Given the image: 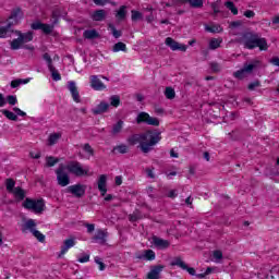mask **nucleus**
I'll return each instance as SVG.
<instances>
[{
    "mask_svg": "<svg viewBox=\"0 0 279 279\" xmlns=\"http://www.w3.org/2000/svg\"><path fill=\"white\" fill-rule=\"evenodd\" d=\"M112 51L114 53H117L119 51H128V47L122 41H119V43L114 44Z\"/></svg>",
    "mask_w": 279,
    "mask_h": 279,
    "instance_id": "36",
    "label": "nucleus"
},
{
    "mask_svg": "<svg viewBox=\"0 0 279 279\" xmlns=\"http://www.w3.org/2000/svg\"><path fill=\"white\" fill-rule=\"evenodd\" d=\"M165 43L172 51H186V46L181 45L171 37L166 38Z\"/></svg>",
    "mask_w": 279,
    "mask_h": 279,
    "instance_id": "13",
    "label": "nucleus"
},
{
    "mask_svg": "<svg viewBox=\"0 0 279 279\" xmlns=\"http://www.w3.org/2000/svg\"><path fill=\"white\" fill-rule=\"evenodd\" d=\"M90 260V255L85 254L83 257L78 258V263H88Z\"/></svg>",
    "mask_w": 279,
    "mask_h": 279,
    "instance_id": "58",
    "label": "nucleus"
},
{
    "mask_svg": "<svg viewBox=\"0 0 279 279\" xmlns=\"http://www.w3.org/2000/svg\"><path fill=\"white\" fill-rule=\"evenodd\" d=\"M138 219H143L141 211L138 210H135L133 214L129 215V221H131L132 223L138 221Z\"/></svg>",
    "mask_w": 279,
    "mask_h": 279,
    "instance_id": "40",
    "label": "nucleus"
},
{
    "mask_svg": "<svg viewBox=\"0 0 279 279\" xmlns=\"http://www.w3.org/2000/svg\"><path fill=\"white\" fill-rule=\"evenodd\" d=\"M12 25L14 23H8L5 26L0 25V38H10L14 34L15 31L12 29Z\"/></svg>",
    "mask_w": 279,
    "mask_h": 279,
    "instance_id": "19",
    "label": "nucleus"
},
{
    "mask_svg": "<svg viewBox=\"0 0 279 279\" xmlns=\"http://www.w3.org/2000/svg\"><path fill=\"white\" fill-rule=\"evenodd\" d=\"M170 265L171 267H180V269L187 271L190 276H196L195 268L189 267V265H186V263L182 260V257H174Z\"/></svg>",
    "mask_w": 279,
    "mask_h": 279,
    "instance_id": "9",
    "label": "nucleus"
},
{
    "mask_svg": "<svg viewBox=\"0 0 279 279\" xmlns=\"http://www.w3.org/2000/svg\"><path fill=\"white\" fill-rule=\"evenodd\" d=\"M68 89L70 90L73 100H74L76 104H80V101H81V99H80V92L77 90V85H75V82H74V81H70V82L68 83Z\"/></svg>",
    "mask_w": 279,
    "mask_h": 279,
    "instance_id": "20",
    "label": "nucleus"
},
{
    "mask_svg": "<svg viewBox=\"0 0 279 279\" xmlns=\"http://www.w3.org/2000/svg\"><path fill=\"white\" fill-rule=\"evenodd\" d=\"M44 60H46V62L48 64V69L53 66V60L51 59V56H49V53L44 54Z\"/></svg>",
    "mask_w": 279,
    "mask_h": 279,
    "instance_id": "50",
    "label": "nucleus"
},
{
    "mask_svg": "<svg viewBox=\"0 0 279 279\" xmlns=\"http://www.w3.org/2000/svg\"><path fill=\"white\" fill-rule=\"evenodd\" d=\"M62 138V133H52L49 135L48 141H60Z\"/></svg>",
    "mask_w": 279,
    "mask_h": 279,
    "instance_id": "52",
    "label": "nucleus"
},
{
    "mask_svg": "<svg viewBox=\"0 0 279 279\" xmlns=\"http://www.w3.org/2000/svg\"><path fill=\"white\" fill-rule=\"evenodd\" d=\"M14 34L15 36H17V38L13 39L10 43L12 51H16L21 49L23 45L32 43V40H34L33 32L21 33V31H15Z\"/></svg>",
    "mask_w": 279,
    "mask_h": 279,
    "instance_id": "2",
    "label": "nucleus"
},
{
    "mask_svg": "<svg viewBox=\"0 0 279 279\" xmlns=\"http://www.w3.org/2000/svg\"><path fill=\"white\" fill-rule=\"evenodd\" d=\"M205 32H208L209 34H221V32H223V27L219 24H206Z\"/></svg>",
    "mask_w": 279,
    "mask_h": 279,
    "instance_id": "23",
    "label": "nucleus"
},
{
    "mask_svg": "<svg viewBox=\"0 0 279 279\" xmlns=\"http://www.w3.org/2000/svg\"><path fill=\"white\" fill-rule=\"evenodd\" d=\"M85 228H87V232L90 234L92 232H95V225L93 223H86Z\"/></svg>",
    "mask_w": 279,
    "mask_h": 279,
    "instance_id": "61",
    "label": "nucleus"
},
{
    "mask_svg": "<svg viewBox=\"0 0 279 279\" xmlns=\"http://www.w3.org/2000/svg\"><path fill=\"white\" fill-rule=\"evenodd\" d=\"M5 100L8 101V104L10 106H16V104H19V99H16V96H14V95L7 96Z\"/></svg>",
    "mask_w": 279,
    "mask_h": 279,
    "instance_id": "47",
    "label": "nucleus"
},
{
    "mask_svg": "<svg viewBox=\"0 0 279 279\" xmlns=\"http://www.w3.org/2000/svg\"><path fill=\"white\" fill-rule=\"evenodd\" d=\"M89 80H90V87L93 88V90H106V84L101 82L99 76L92 75Z\"/></svg>",
    "mask_w": 279,
    "mask_h": 279,
    "instance_id": "14",
    "label": "nucleus"
},
{
    "mask_svg": "<svg viewBox=\"0 0 279 279\" xmlns=\"http://www.w3.org/2000/svg\"><path fill=\"white\" fill-rule=\"evenodd\" d=\"M56 173L59 186H69V184H71V178L69 177V173L64 171V167L60 166L56 170Z\"/></svg>",
    "mask_w": 279,
    "mask_h": 279,
    "instance_id": "7",
    "label": "nucleus"
},
{
    "mask_svg": "<svg viewBox=\"0 0 279 279\" xmlns=\"http://www.w3.org/2000/svg\"><path fill=\"white\" fill-rule=\"evenodd\" d=\"M179 3H190L191 8H204V0H178Z\"/></svg>",
    "mask_w": 279,
    "mask_h": 279,
    "instance_id": "26",
    "label": "nucleus"
},
{
    "mask_svg": "<svg viewBox=\"0 0 279 279\" xmlns=\"http://www.w3.org/2000/svg\"><path fill=\"white\" fill-rule=\"evenodd\" d=\"M244 16H245L246 19H254V16H256V13H254V11H252V10H246V11L244 12Z\"/></svg>",
    "mask_w": 279,
    "mask_h": 279,
    "instance_id": "56",
    "label": "nucleus"
},
{
    "mask_svg": "<svg viewBox=\"0 0 279 279\" xmlns=\"http://www.w3.org/2000/svg\"><path fill=\"white\" fill-rule=\"evenodd\" d=\"M19 86H21V80H14L11 82V88H19Z\"/></svg>",
    "mask_w": 279,
    "mask_h": 279,
    "instance_id": "60",
    "label": "nucleus"
},
{
    "mask_svg": "<svg viewBox=\"0 0 279 279\" xmlns=\"http://www.w3.org/2000/svg\"><path fill=\"white\" fill-rule=\"evenodd\" d=\"M41 31L44 32V34H51V32H53V25L43 24Z\"/></svg>",
    "mask_w": 279,
    "mask_h": 279,
    "instance_id": "49",
    "label": "nucleus"
},
{
    "mask_svg": "<svg viewBox=\"0 0 279 279\" xmlns=\"http://www.w3.org/2000/svg\"><path fill=\"white\" fill-rule=\"evenodd\" d=\"M136 121L137 123H146L147 125H160V121L158 120V118H153L147 112L138 113Z\"/></svg>",
    "mask_w": 279,
    "mask_h": 279,
    "instance_id": "8",
    "label": "nucleus"
},
{
    "mask_svg": "<svg viewBox=\"0 0 279 279\" xmlns=\"http://www.w3.org/2000/svg\"><path fill=\"white\" fill-rule=\"evenodd\" d=\"M13 112H15L16 117H27V113L21 110L19 107H14Z\"/></svg>",
    "mask_w": 279,
    "mask_h": 279,
    "instance_id": "53",
    "label": "nucleus"
},
{
    "mask_svg": "<svg viewBox=\"0 0 279 279\" xmlns=\"http://www.w3.org/2000/svg\"><path fill=\"white\" fill-rule=\"evenodd\" d=\"M5 104H8V101L5 100V97L3 96V94L0 93V108H3Z\"/></svg>",
    "mask_w": 279,
    "mask_h": 279,
    "instance_id": "62",
    "label": "nucleus"
},
{
    "mask_svg": "<svg viewBox=\"0 0 279 279\" xmlns=\"http://www.w3.org/2000/svg\"><path fill=\"white\" fill-rule=\"evenodd\" d=\"M71 247H75V239L73 236L63 241V245L58 254V258H62V256H64V254H66Z\"/></svg>",
    "mask_w": 279,
    "mask_h": 279,
    "instance_id": "12",
    "label": "nucleus"
},
{
    "mask_svg": "<svg viewBox=\"0 0 279 279\" xmlns=\"http://www.w3.org/2000/svg\"><path fill=\"white\" fill-rule=\"evenodd\" d=\"M209 66L213 73H221V64H219L218 62H211L209 63Z\"/></svg>",
    "mask_w": 279,
    "mask_h": 279,
    "instance_id": "46",
    "label": "nucleus"
},
{
    "mask_svg": "<svg viewBox=\"0 0 279 279\" xmlns=\"http://www.w3.org/2000/svg\"><path fill=\"white\" fill-rule=\"evenodd\" d=\"M222 43H223L222 38H211L209 40V49L211 51H215V49H219V47H221Z\"/></svg>",
    "mask_w": 279,
    "mask_h": 279,
    "instance_id": "28",
    "label": "nucleus"
},
{
    "mask_svg": "<svg viewBox=\"0 0 279 279\" xmlns=\"http://www.w3.org/2000/svg\"><path fill=\"white\" fill-rule=\"evenodd\" d=\"M162 136L159 131H147L142 135H135L133 141H161Z\"/></svg>",
    "mask_w": 279,
    "mask_h": 279,
    "instance_id": "5",
    "label": "nucleus"
},
{
    "mask_svg": "<svg viewBox=\"0 0 279 279\" xmlns=\"http://www.w3.org/2000/svg\"><path fill=\"white\" fill-rule=\"evenodd\" d=\"M165 269V265H155L150 267L147 279H160V272Z\"/></svg>",
    "mask_w": 279,
    "mask_h": 279,
    "instance_id": "18",
    "label": "nucleus"
},
{
    "mask_svg": "<svg viewBox=\"0 0 279 279\" xmlns=\"http://www.w3.org/2000/svg\"><path fill=\"white\" fill-rule=\"evenodd\" d=\"M33 236H36V239L39 241V243H45V234L40 233L38 230H33L32 232Z\"/></svg>",
    "mask_w": 279,
    "mask_h": 279,
    "instance_id": "45",
    "label": "nucleus"
},
{
    "mask_svg": "<svg viewBox=\"0 0 279 279\" xmlns=\"http://www.w3.org/2000/svg\"><path fill=\"white\" fill-rule=\"evenodd\" d=\"M23 207L26 208V210H33V213H36L40 215L45 210V199H34V198H26L23 203Z\"/></svg>",
    "mask_w": 279,
    "mask_h": 279,
    "instance_id": "3",
    "label": "nucleus"
},
{
    "mask_svg": "<svg viewBox=\"0 0 279 279\" xmlns=\"http://www.w3.org/2000/svg\"><path fill=\"white\" fill-rule=\"evenodd\" d=\"M153 245H155L157 250H167L171 245V242H169L168 240H163L162 238H159L157 235H154Z\"/></svg>",
    "mask_w": 279,
    "mask_h": 279,
    "instance_id": "15",
    "label": "nucleus"
},
{
    "mask_svg": "<svg viewBox=\"0 0 279 279\" xmlns=\"http://www.w3.org/2000/svg\"><path fill=\"white\" fill-rule=\"evenodd\" d=\"M128 7L122 5L120 7V9L118 10L116 16L117 19H119V21H123V19H125V16H128Z\"/></svg>",
    "mask_w": 279,
    "mask_h": 279,
    "instance_id": "31",
    "label": "nucleus"
},
{
    "mask_svg": "<svg viewBox=\"0 0 279 279\" xmlns=\"http://www.w3.org/2000/svg\"><path fill=\"white\" fill-rule=\"evenodd\" d=\"M2 114L5 116L9 119V121H19V117L16 116V113L8 109L2 110Z\"/></svg>",
    "mask_w": 279,
    "mask_h": 279,
    "instance_id": "33",
    "label": "nucleus"
},
{
    "mask_svg": "<svg viewBox=\"0 0 279 279\" xmlns=\"http://www.w3.org/2000/svg\"><path fill=\"white\" fill-rule=\"evenodd\" d=\"M32 29H43V23L35 22L31 25Z\"/></svg>",
    "mask_w": 279,
    "mask_h": 279,
    "instance_id": "59",
    "label": "nucleus"
},
{
    "mask_svg": "<svg viewBox=\"0 0 279 279\" xmlns=\"http://www.w3.org/2000/svg\"><path fill=\"white\" fill-rule=\"evenodd\" d=\"M108 29H110V32L114 38H121L122 33H121V31H118L117 27H114V24H109Z\"/></svg>",
    "mask_w": 279,
    "mask_h": 279,
    "instance_id": "42",
    "label": "nucleus"
},
{
    "mask_svg": "<svg viewBox=\"0 0 279 279\" xmlns=\"http://www.w3.org/2000/svg\"><path fill=\"white\" fill-rule=\"evenodd\" d=\"M11 193L14 195L15 199H19L20 202L25 199V190L21 186L15 187Z\"/></svg>",
    "mask_w": 279,
    "mask_h": 279,
    "instance_id": "25",
    "label": "nucleus"
},
{
    "mask_svg": "<svg viewBox=\"0 0 279 279\" xmlns=\"http://www.w3.org/2000/svg\"><path fill=\"white\" fill-rule=\"evenodd\" d=\"M68 170L70 171V173L76 175V178H82V175H88V170H84L80 161H71L68 165Z\"/></svg>",
    "mask_w": 279,
    "mask_h": 279,
    "instance_id": "6",
    "label": "nucleus"
},
{
    "mask_svg": "<svg viewBox=\"0 0 279 279\" xmlns=\"http://www.w3.org/2000/svg\"><path fill=\"white\" fill-rule=\"evenodd\" d=\"M93 21H104L106 19V11L105 10H97L92 14Z\"/></svg>",
    "mask_w": 279,
    "mask_h": 279,
    "instance_id": "29",
    "label": "nucleus"
},
{
    "mask_svg": "<svg viewBox=\"0 0 279 279\" xmlns=\"http://www.w3.org/2000/svg\"><path fill=\"white\" fill-rule=\"evenodd\" d=\"M110 101V106H113V108H119V106L121 105V97H119L118 95H113L109 98Z\"/></svg>",
    "mask_w": 279,
    "mask_h": 279,
    "instance_id": "38",
    "label": "nucleus"
},
{
    "mask_svg": "<svg viewBox=\"0 0 279 279\" xmlns=\"http://www.w3.org/2000/svg\"><path fill=\"white\" fill-rule=\"evenodd\" d=\"M9 19L10 21H12L9 23H13V25H16V23H19V21L23 19V11H21V9L13 10Z\"/></svg>",
    "mask_w": 279,
    "mask_h": 279,
    "instance_id": "22",
    "label": "nucleus"
},
{
    "mask_svg": "<svg viewBox=\"0 0 279 279\" xmlns=\"http://www.w3.org/2000/svg\"><path fill=\"white\" fill-rule=\"evenodd\" d=\"M156 145H158V141H141L138 147L143 154H149Z\"/></svg>",
    "mask_w": 279,
    "mask_h": 279,
    "instance_id": "16",
    "label": "nucleus"
},
{
    "mask_svg": "<svg viewBox=\"0 0 279 279\" xmlns=\"http://www.w3.org/2000/svg\"><path fill=\"white\" fill-rule=\"evenodd\" d=\"M95 263H96L97 265H99V270H100V271H104V269H106V264H104V262H101V258L95 257Z\"/></svg>",
    "mask_w": 279,
    "mask_h": 279,
    "instance_id": "54",
    "label": "nucleus"
},
{
    "mask_svg": "<svg viewBox=\"0 0 279 279\" xmlns=\"http://www.w3.org/2000/svg\"><path fill=\"white\" fill-rule=\"evenodd\" d=\"M58 162H60V159L53 156L46 157V167H56Z\"/></svg>",
    "mask_w": 279,
    "mask_h": 279,
    "instance_id": "37",
    "label": "nucleus"
},
{
    "mask_svg": "<svg viewBox=\"0 0 279 279\" xmlns=\"http://www.w3.org/2000/svg\"><path fill=\"white\" fill-rule=\"evenodd\" d=\"M66 192L74 195V197H84V195H86V185H82L80 183L70 185L68 186Z\"/></svg>",
    "mask_w": 279,
    "mask_h": 279,
    "instance_id": "10",
    "label": "nucleus"
},
{
    "mask_svg": "<svg viewBox=\"0 0 279 279\" xmlns=\"http://www.w3.org/2000/svg\"><path fill=\"white\" fill-rule=\"evenodd\" d=\"M109 108H110V105L108 102L101 101L92 110V112L93 114H104V112H108Z\"/></svg>",
    "mask_w": 279,
    "mask_h": 279,
    "instance_id": "21",
    "label": "nucleus"
},
{
    "mask_svg": "<svg viewBox=\"0 0 279 279\" xmlns=\"http://www.w3.org/2000/svg\"><path fill=\"white\" fill-rule=\"evenodd\" d=\"M271 64H274L275 66H279V58L275 57L270 60Z\"/></svg>",
    "mask_w": 279,
    "mask_h": 279,
    "instance_id": "64",
    "label": "nucleus"
},
{
    "mask_svg": "<svg viewBox=\"0 0 279 279\" xmlns=\"http://www.w3.org/2000/svg\"><path fill=\"white\" fill-rule=\"evenodd\" d=\"M96 5H106L108 0H93Z\"/></svg>",
    "mask_w": 279,
    "mask_h": 279,
    "instance_id": "63",
    "label": "nucleus"
},
{
    "mask_svg": "<svg viewBox=\"0 0 279 279\" xmlns=\"http://www.w3.org/2000/svg\"><path fill=\"white\" fill-rule=\"evenodd\" d=\"M137 258H140V260L143 258H145V260H156V253L153 250H146L144 254L138 255Z\"/></svg>",
    "mask_w": 279,
    "mask_h": 279,
    "instance_id": "24",
    "label": "nucleus"
},
{
    "mask_svg": "<svg viewBox=\"0 0 279 279\" xmlns=\"http://www.w3.org/2000/svg\"><path fill=\"white\" fill-rule=\"evenodd\" d=\"M260 81H254L253 83L248 84V90H256V88H259Z\"/></svg>",
    "mask_w": 279,
    "mask_h": 279,
    "instance_id": "51",
    "label": "nucleus"
},
{
    "mask_svg": "<svg viewBox=\"0 0 279 279\" xmlns=\"http://www.w3.org/2000/svg\"><path fill=\"white\" fill-rule=\"evenodd\" d=\"M25 230H29V232H33V230H36V221L34 219H28L24 225Z\"/></svg>",
    "mask_w": 279,
    "mask_h": 279,
    "instance_id": "43",
    "label": "nucleus"
},
{
    "mask_svg": "<svg viewBox=\"0 0 279 279\" xmlns=\"http://www.w3.org/2000/svg\"><path fill=\"white\" fill-rule=\"evenodd\" d=\"M83 37L87 40H95V38H99V33L95 29H87L83 33Z\"/></svg>",
    "mask_w": 279,
    "mask_h": 279,
    "instance_id": "27",
    "label": "nucleus"
},
{
    "mask_svg": "<svg viewBox=\"0 0 279 279\" xmlns=\"http://www.w3.org/2000/svg\"><path fill=\"white\" fill-rule=\"evenodd\" d=\"M48 69L50 71L52 80L54 82H60V80H62V76L60 75V72H58V70H56V68L53 65L48 68Z\"/></svg>",
    "mask_w": 279,
    "mask_h": 279,
    "instance_id": "34",
    "label": "nucleus"
},
{
    "mask_svg": "<svg viewBox=\"0 0 279 279\" xmlns=\"http://www.w3.org/2000/svg\"><path fill=\"white\" fill-rule=\"evenodd\" d=\"M225 5H226V8H227L228 10H230V12H231L234 16H236V14H239V9L235 8L234 2H232V1H227V2L225 3Z\"/></svg>",
    "mask_w": 279,
    "mask_h": 279,
    "instance_id": "41",
    "label": "nucleus"
},
{
    "mask_svg": "<svg viewBox=\"0 0 279 279\" xmlns=\"http://www.w3.org/2000/svg\"><path fill=\"white\" fill-rule=\"evenodd\" d=\"M92 241L99 243V245H106L108 241V231L107 230H97L96 234L92 238Z\"/></svg>",
    "mask_w": 279,
    "mask_h": 279,
    "instance_id": "11",
    "label": "nucleus"
},
{
    "mask_svg": "<svg viewBox=\"0 0 279 279\" xmlns=\"http://www.w3.org/2000/svg\"><path fill=\"white\" fill-rule=\"evenodd\" d=\"M242 43L245 49H256L258 47L259 51H267L269 49V45L267 44V39L265 37H260L258 33H244L242 36Z\"/></svg>",
    "mask_w": 279,
    "mask_h": 279,
    "instance_id": "1",
    "label": "nucleus"
},
{
    "mask_svg": "<svg viewBox=\"0 0 279 279\" xmlns=\"http://www.w3.org/2000/svg\"><path fill=\"white\" fill-rule=\"evenodd\" d=\"M131 21H133V23H136V21H143V13H141L140 11H136V10H132L131 11Z\"/></svg>",
    "mask_w": 279,
    "mask_h": 279,
    "instance_id": "35",
    "label": "nucleus"
},
{
    "mask_svg": "<svg viewBox=\"0 0 279 279\" xmlns=\"http://www.w3.org/2000/svg\"><path fill=\"white\" fill-rule=\"evenodd\" d=\"M219 2H213L211 3V9L214 10V14H219V12H221L220 10H219Z\"/></svg>",
    "mask_w": 279,
    "mask_h": 279,
    "instance_id": "55",
    "label": "nucleus"
},
{
    "mask_svg": "<svg viewBox=\"0 0 279 279\" xmlns=\"http://www.w3.org/2000/svg\"><path fill=\"white\" fill-rule=\"evenodd\" d=\"M214 258L221 260V258H223V253L221 251H214Z\"/></svg>",
    "mask_w": 279,
    "mask_h": 279,
    "instance_id": "57",
    "label": "nucleus"
},
{
    "mask_svg": "<svg viewBox=\"0 0 279 279\" xmlns=\"http://www.w3.org/2000/svg\"><path fill=\"white\" fill-rule=\"evenodd\" d=\"M128 154V146L124 144L118 145L116 147H113L112 149V154Z\"/></svg>",
    "mask_w": 279,
    "mask_h": 279,
    "instance_id": "39",
    "label": "nucleus"
},
{
    "mask_svg": "<svg viewBox=\"0 0 279 279\" xmlns=\"http://www.w3.org/2000/svg\"><path fill=\"white\" fill-rule=\"evenodd\" d=\"M108 175L101 174L98 179V191H100L101 196H106V193H108Z\"/></svg>",
    "mask_w": 279,
    "mask_h": 279,
    "instance_id": "17",
    "label": "nucleus"
},
{
    "mask_svg": "<svg viewBox=\"0 0 279 279\" xmlns=\"http://www.w3.org/2000/svg\"><path fill=\"white\" fill-rule=\"evenodd\" d=\"M165 95L168 99H175V89L173 87H166Z\"/></svg>",
    "mask_w": 279,
    "mask_h": 279,
    "instance_id": "44",
    "label": "nucleus"
},
{
    "mask_svg": "<svg viewBox=\"0 0 279 279\" xmlns=\"http://www.w3.org/2000/svg\"><path fill=\"white\" fill-rule=\"evenodd\" d=\"M83 149L86 154H88L89 156H95V149H93V146L90 144H85L83 146Z\"/></svg>",
    "mask_w": 279,
    "mask_h": 279,
    "instance_id": "48",
    "label": "nucleus"
},
{
    "mask_svg": "<svg viewBox=\"0 0 279 279\" xmlns=\"http://www.w3.org/2000/svg\"><path fill=\"white\" fill-rule=\"evenodd\" d=\"M256 66H258V61L244 63L243 69L233 73V77H235V80H245V77H247V75H250V73H252Z\"/></svg>",
    "mask_w": 279,
    "mask_h": 279,
    "instance_id": "4",
    "label": "nucleus"
},
{
    "mask_svg": "<svg viewBox=\"0 0 279 279\" xmlns=\"http://www.w3.org/2000/svg\"><path fill=\"white\" fill-rule=\"evenodd\" d=\"M14 186H16V181H14V179L9 178L5 180V187L8 193H12L16 189Z\"/></svg>",
    "mask_w": 279,
    "mask_h": 279,
    "instance_id": "30",
    "label": "nucleus"
},
{
    "mask_svg": "<svg viewBox=\"0 0 279 279\" xmlns=\"http://www.w3.org/2000/svg\"><path fill=\"white\" fill-rule=\"evenodd\" d=\"M122 130H123V121L120 120L116 124H113L111 134L113 135L120 134Z\"/></svg>",
    "mask_w": 279,
    "mask_h": 279,
    "instance_id": "32",
    "label": "nucleus"
}]
</instances>
